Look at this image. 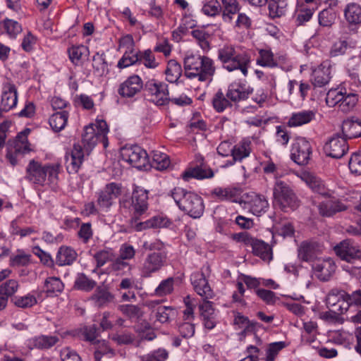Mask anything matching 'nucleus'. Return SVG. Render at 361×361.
<instances>
[{"label":"nucleus","mask_w":361,"mask_h":361,"mask_svg":"<svg viewBox=\"0 0 361 361\" xmlns=\"http://www.w3.org/2000/svg\"><path fill=\"white\" fill-rule=\"evenodd\" d=\"M214 176V172L210 168L202 164L190 167L185 170L181 175L182 178L188 181L191 178L204 179L210 178Z\"/></svg>","instance_id":"b1692460"},{"label":"nucleus","mask_w":361,"mask_h":361,"mask_svg":"<svg viewBox=\"0 0 361 361\" xmlns=\"http://www.w3.org/2000/svg\"><path fill=\"white\" fill-rule=\"evenodd\" d=\"M13 150L15 151V153L18 154H24L30 151L25 135L21 133L18 135L14 142Z\"/></svg>","instance_id":"774afa93"},{"label":"nucleus","mask_w":361,"mask_h":361,"mask_svg":"<svg viewBox=\"0 0 361 361\" xmlns=\"http://www.w3.org/2000/svg\"><path fill=\"white\" fill-rule=\"evenodd\" d=\"M315 117V114L311 110L295 112L290 116L287 125L288 127L295 128L310 123Z\"/></svg>","instance_id":"bb28decb"},{"label":"nucleus","mask_w":361,"mask_h":361,"mask_svg":"<svg viewBox=\"0 0 361 361\" xmlns=\"http://www.w3.org/2000/svg\"><path fill=\"white\" fill-rule=\"evenodd\" d=\"M217 58L228 71L240 70L243 75H247L250 59L245 51H238L231 44H225L218 49Z\"/></svg>","instance_id":"39448f33"},{"label":"nucleus","mask_w":361,"mask_h":361,"mask_svg":"<svg viewBox=\"0 0 361 361\" xmlns=\"http://www.w3.org/2000/svg\"><path fill=\"white\" fill-rule=\"evenodd\" d=\"M312 146L305 137L294 140L290 149L291 159L298 165H305L310 159Z\"/></svg>","instance_id":"ddd939ff"},{"label":"nucleus","mask_w":361,"mask_h":361,"mask_svg":"<svg viewBox=\"0 0 361 361\" xmlns=\"http://www.w3.org/2000/svg\"><path fill=\"white\" fill-rule=\"evenodd\" d=\"M190 35L203 51L207 52L210 49L211 35L204 28H195L191 31Z\"/></svg>","instance_id":"72a5a7b5"},{"label":"nucleus","mask_w":361,"mask_h":361,"mask_svg":"<svg viewBox=\"0 0 361 361\" xmlns=\"http://www.w3.org/2000/svg\"><path fill=\"white\" fill-rule=\"evenodd\" d=\"M37 303L36 298L30 294L25 296L16 297L14 298V304L16 306L21 308H27L32 307Z\"/></svg>","instance_id":"338daca9"},{"label":"nucleus","mask_w":361,"mask_h":361,"mask_svg":"<svg viewBox=\"0 0 361 361\" xmlns=\"http://www.w3.org/2000/svg\"><path fill=\"white\" fill-rule=\"evenodd\" d=\"M343 93H345V91L338 88L330 90L326 97L327 105L329 106H339L341 100L344 98Z\"/></svg>","instance_id":"4d7b16f0"},{"label":"nucleus","mask_w":361,"mask_h":361,"mask_svg":"<svg viewBox=\"0 0 361 361\" xmlns=\"http://www.w3.org/2000/svg\"><path fill=\"white\" fill-rule=\"evenodd\" d=\"M31 255L23 251L18 250L17 255H12L10 258L11 267H24L30 262Z\"/></svg>","instance_id":"bf43d9fd"},{"label":"nucleus","mask_w":361,"mask_h":361,"mask_svg":"<svg viewBox=\"0 0 361 361\" xmlns=\"http://www.w3.org/2000/svg\"><path fill=\"white\" fill-rule=\"evenodd\" d=\"M0 29L3 30L11 38H16L21 32V25L16 20L5 19L0 23Z\"/></svg>","instance_id":"de8ad7c7"},{"label":"nucleus","mask_w":361,"mask_h":361,"mask_svg":"<svg viewBox=\"0 0 361 361\" xmlns=\"http://www.w3.org/2000/svg\"><path fill=\"white\" fill-rule=\"evenodd\" d=\"M59 341L57 336L41 335L29 341L31 348L49 349L55 345Z\"/></svg>","instance_id":"c85d7f7f"},{"label":"nucleus","mask_w":361,"mask_h":361,"mask_svg":"<svg viewBox=\"0 0 361 361\" xmlns=\"http://www.w3.org/2000/svg\"><path fill=\"white\" fill-rule=\"evenodd\" d=\"M251 92L252 90H250L249 88H246L240 83L234 82L229 85L226 94L231 103H236L246 99Z\"/></svg>","instance_id":"a878e982"},{"label":"nucleus","mask_w":361,"mask_h":361,"mask_svg":"<svg viewBox=\"0 0 361 361\" xmlns=\"http://www.w3.org/2000/svg\"><path fill=\"white\" fill-rule=\"evenodd\" d=\"M348 47L349 43L347 40L339 39L333 44L330 50V56L336 57L343 55L345 54Z\"/></svg>","instance_id":"680f3d73"},{"label":"nucleus","mask_w":361,"mask_h":361,"mask_svg":"<svg viewBox=\"0 0 361 361\" xmlns=\"http://www.w3.org/2000/svg\"><path fill=\"white\" fill-rule=\"evenodd\" d=\"M68 52L71 62L78 66L80 63L82 57L89 54V49L84 45L73 46L68 49Z\"/></svg>","instance_id":"37998d69"},{"label":"nucleus","mask_w":361,"mask_h":361,"mask_svg":"<svg viewBox=\"0 0 361 361\" xmlns=\"http://www.w3.org/2000/svg\"><path fill=\"white\" fill-rule=\"evenodd\" d=\"M148 192L139 186H135L131 198H122L119 201L120 207L127 209L131 215L130 227L136 231L147 228L168 227L171 224L169 219L161 216H154L145 221L139 219L146 214L148 209Z\"/></svg>","instance_id":"f257e3e1"},{"label":"nucleus","mask_w":361,"mask_h":361,"mask_svg":"<svg viewBox=\"0 0 361 361\" xmlns=\"http://www.w3.org/2000/svg\"><path fill=\"white\" fill-rule=\"evenodd\" d=\"M336 18V13L331 8L324 9L319 14V23L322 26H331Z\"/></svg>","instance_id":"e2e57ef3"},{"label":"nucleus","mask_w":361,"mask_h":361,"mask_svg":"<svg viewBox=\"0 0 361 361\" xmlns=\"http://www.w3.org/2000/svg\"><path fill=\"white\" fill-rule=\"evenodd\" d=\"M122 192V186L119 183L106 184L98 193L97 204L103 212H108L114 204V201Z\"/></svg>","instance_id":"9d476101"},{"label":"nucleus","mask_w":361,"mask_h":361,"mask_svg":"<svg viewBox=\"0 0 361 361\" xmlns=\"http://www.w3.org/2000/svg\"><path fill=\"white\" fill-rule=\"evenodd\" d=\"M344 16L350 25L361 24V6L356 3L348 4L344 9Z\"/></svg>","instance_id":"473e14b6"},{"label":"nucleus","mask_w":361,"mask_h":361,"mask_svg":"<svg viewBox=\"0 0 361 361\" xmlns=\"http://www.w3.org/2000/svg\"><path fill=\"white\" fill-rule=\"evenodd\" d=\"M92 61L93 68L99 75H103L107 72L108 66L105 60V55L103 53H97L95 55H94Z\"/></svg>","instance_id":"13d9d810"},{"label":"nucleus","mask_w":361,"mask_h":361,"mask_svg":"<svg viewBox=\"0 0 361 361\" xmlns=\"http://www.w3.org/2000/svg\"><path fill=\"white\" fill-rule=\"evenodd\" d=\"M169 351L165 348H158L140 357L141 361H166L169 358Z\"/></svg>","instance_id":"864d4df0"},{"label":"nucleus","mask_w":361,"mask_h":361,"mask_svg":"<svg viewBox=\"0 0 361 361\" xmlns=\"http://www.w3.org/2000/svg\"><path fill=\"white\" fill-rule=\"evenodd\" d=\"M242 190L238 187L216 188L212 194L221 201L228 200L240 202L242 200Z\"/></svg>","instance_id":"4be33fe9"},{"label":"nucleus","mask_w":361,"mask_h":361,"mask_svg":"<svg viewBox=\"0 0 361 361\" xmlns=\"http://www.w3.org/2000/svg\"><path fill=\"white\" fill-rule=\"evenodd\" d=\"M106 123L104 120H96L84 128L80 143L74 144L70 154L66 156V169L68 173H76L85 158L88 157L99 141H104L108 133Z\"/></svg>","instance_id":"f03ea898"},{"label":"nucleus","mask_w":361,"mask_h":361,"mask_svg":"<svg viewBox=\"0 0 361 361\" xmlns=\"http://www.w3.org/2000/svg\"><path fill=\"white\" fill-rule=\"evenodd\" d=\"M337 256L342 260L353 263L361 259V249L357 243L350 240L341 241L334 247Z\"/></svg>","instance_id":"4468645a"},{"label":"nucleus","mask_w":361,"mask_h":361,"mask_svg":"<svg viewBox=\"0 0 361 361\" xmlns=\"http://www.w3.org/2000/svg\"><path fill=\"white\" fill-rule=\"evenodd\" d=\"M169 195L173 199L178 208L190 216L200 218L204 212L202 198L194 192L176 187L170 191Z\"/></svg>","instance_id":"20e7f679"},{"label":"nucleus","mask_w":361,"mask_h":361,"mask_svg":"<svg viewBox=\"0 0 361 361\" xmlns=\"http://www.w3.org/2000/svg\"><path fill=\"white\" fill-rule=\"evenodd\" d=\"M94 258L97 262V266L100 267L107 262L112 261L114 259V255L111 250H103L97 252L94 255Z\"/></svg>","instance_id":"0e129e2a"},{"label":"nucleus","mask_w":361,"mask_h":361,"mask_svg":"<svg viewBox=\"0 0 361 361\" xmlns=\"http://www.w3.org/2000/svg\"><path fill=\"white\" fill-rule=\"evenodd\" d=\"M68 118V111H61L53 114L49 118V123L55 132H59L66 127Z\"/></svg>","instance_id":"4c0bfd02"},{"label":"nucleus","mask_w":361,"mask_h":361,"mask_svg":"<svg viewBox=\"0 0 361 361\" xmlns=\"http://www.w3.org/2000/svg\"><path fill=\"white\" fill-rule=\"evenodd\" d=\"M212 106L216 111L221 113L227 108L232 106V103L224 94L221 90H219L214 95L212 100Z\"/></svg>","instance_id":"a19ab883"},{"label":"nucleus","mask_w":361,"mask_h":361,"mask_svg":"<svg viewBox=\"0 0 361 361\" xmlns=\"http://www.w3.org/2000/svg\"><path fill=\"white\" fill-rule=\"evenodd\" d=\"M268 6L271 17H280L286 13L287 2L286 0H270Z\"/></svg>","instance_id":"8fccbe9b"},{"label":"nucleus","mask_w":361,"mask_h":361,"mask_svg":"<svg viewBox=\"0 0 361 361\" xmlns=\"http://www.w3.org/2000/svg\"><path fill=\"white\" fill-rule=\"evenodd\" d=\"M139 61L142 62L148 68H155L158 66L155 56L150 49L140 51L138 53Z\"/></svg>","instance_id":"5fc2aeb1"},{"label":"nucleus","mask_w":361,"mask_h":361,"mask_svg":"<svg viewBox=\"0 0 361 361\" xmlns=\"http://www.w3.org/2000/svg\"><path fill=\"white\" fill-rule=\"evenodd\" d=\"M344 98L341 100L338 108L339 109L345 113L350 111L355 106L358 97L357 95L355 93L349 92L348 93L345 90V93H343Z\"/></svg>","instance_id":"09e8293b"},{"label":"nucleus","mask_w":361,"mask_h":361,"mask_svg":"<svg viewBox=\"0 0 361 361\" xmlns=\"http://www.w3.org/2000/svg\"><path fill=\"white\" fill-rule=\"evenodd\" d=\"M317 247L316 243L302 242L298 248V257L304 262L312 261L317 255Z\"/></svg>","instance_id":"7c9ffc66"},{"label":"nucleus","mask_w":361,"mask_h":361,"mask_svg":"<svg viewBox=\"0 0 361 361\" xmlns=\"http://www.w3.org/2000/svg\"><path fill=\"white\" fill-rule=\"evenodd\" d=\"M142 88V81L141 78L137 75H133L120 85L118 92L123 97H133L140 92Z\"/></svg>","instance_id":"aec40b11"},{"label":"nucleus","mask_w":361,"mask_h":361,"mask_svg":"<svg viewBox=\"0 0 361 361\" xmlns=\"http://www.w3.org/2000/svg\"><path fill=\"white\" fill-rule=\"evenodd\" d=\"M182 68L180 64L176 60L171 59L168 61L165 70L166 80L171 82H178V79L182 75Z\"/></svg>","instance_id":"c9c22d12"},{"label":"nucleus","mask_w":361,"mask_h":361,"mask_svg":"<svg viewBox=\"0 0 361 361\" xmlns=\"http://www.w3.org/2000/svg\"><path fill=\"white\" fill-rule=\"evenodd\" d=\"M122 159L137 169L145 168L149 159L145 150L138 145L125 146L121 149Z\"/></svg>","instance_id":"1a4fd4ad"},{"label":"nucleus","mask_w":361,"mask_h":361,"mask_svg":"<svg viewBox=\"0 0 361 361\" xmlns=\"http://www.w3.org/2000/svg\"><path fill=\"white\" fill-rule=\"evenodd\" d=\"M191 283L195 292L205 299L212 298L214 293L211 289L208 281L202 272H195L191 275Z\"/></svg>","instance_id":"6ab92c4d"},{"label":"nucleus","mask_w":361,"mask_h":361,"mask_svg":"<svg viewBox=\"0 0 361 361\" xmlns=\"http://www.w3.org/2000/svg\"><path fill=\"white\" fill-rule=\"evenodd\" d=\"M252 249L253 254L259 257L264 261L272 259V249L268 243L263 240L257 239Z\"/></svg>","instance_id":"e433bc0d"},{"label":"nucleus","mask_w":361,"mask_h":361,"mask_svg":"<svg viewBox=\"0 0 361 361\" xmlns=\"http://www.w3.org/2000/svg\"><path fill=\"white\" fill-rule=\"evenodd\" d=\"M173 279L168 278L162 281L155 289V293L159 296L170 294L173 290Z\"/></svg>","instance_id":"69168bd1"},{"label":"nucleus","mask_w":361,"mask_h":361,"mask_svg":"<svg viewBox=\"0 0 361 361\" xmlns=\"http://www.w3.org/2000/svg\"><path fill=\"white\" fill-rule=\"evenodd\" d=\"M164 245L159 241L151 243L148 247L152 252L147 254L141 267V274L144 277H150L164 267L167 254L163 250Z\"/></svg>","instance_id":"0eeeda50"},{"label":"nucleus","mask_w":361,"mask_h":361,"mask_svg":"<svg viewBox=\"0 0 361 361\" xmlns=\"http://www.w3.org/2000/svg\"><path fill=\"white\" fill-rule=\"evenodd\" d=\"M257 63L262 66L276 67L279 63L277 59L274 57V54L269 49H260L259 56L257 59Z\"/></svg>","instance_id":"c03bdc74"},{"label":"nucleus","mask_w":361,"mask_h":361,"mask_svg":"<svg viewBox=\"0 0 361 361\" xmlns=\"http://www.w3.org/2000/svg\"><path fill=\"white\" fill-rule=\"evenodd\" d=\"M151 166L159 171L166 169L170 165L169 157L167 154L154 151L152 155V159L150 162Z\"/></svg>","instance_id":"a18cd8bd"},{"label":"nucleus","mask_w":361,"mask_h":361,"mask_svg":"<svg viewBox=\"0 0 361 361\" xmlns=\"http://www.w3.org/2000/svg\"><path fill=\"white\" fill-rule=\"evenodd\" d=\"M342 304L339 305L341 312H345L350 306L361 307V290H356L352 293H344L342 295Z\"/></svg>","instance_id":"2f4dec72"},{"label":"nucleus","mask_w":361,"mask_h":361,"mask_svg":"<svg viewBox=\"0 0 361 361\" xmlns=\"http://www.w3.org/2000/svg\"><path fill=\"white\" fill-rule=\"evenodd\" d=\"M222 18L226 23H231L233 16L237 13L239 10V4L236 0H224L222 4Z\"/></svg>","instance_id":"ea45409f"},{"label":"nucleus","mask_w":361,"mask_h":361,"mask_svg":"<svg viewBox=\"0 0 361 361\" xmlns=\"http://www.w3.org/2000/svg\"><path fill=\"white\" fill-rule=\"evenodd\" d=\"M335 270V263L331 259H319L312 265L313 274L322 281H329Z\"/></svg>","instance_id":"dca6fc26"},{"label":"nucleus","mask_w":361,"mask_h":361,"mask_svg":"<svg viewBox=\"0 0 361 361\" xmlns=\"http://www.w3.org/2000/svg\"><path fill=\"white\" fill-rule=\"evenodd\" d=\"M331 61L326 60L313 71L312 84L314 87H321L329 83L331 79Z\"/></svg>","instance_id":"412c9836"},{"label":"nucleus","mask_w":361,"mask_h":361,"mask_svg":"<svg viewBox=\"0 0 361 361\" xmlns=\"http://www.w3.org/2000/svg\"><path fill=\"white\" fill-rule=\"evenodd\" d=\"M76 258L77 253L73 248L62 246L57 252L56 262L59 266L71 265Z\"/></svg>","instance_id":"c756f323"},{"label":"nucleus","mask_w":361,"mask_h":361,"mask_svg":"<svg viewBox=\"0 0 361 361\" xmlns=\"http://www.w3.org/2000/svg\"><path fill=\"white\" fill-rule=\"evenodd\" d=\"M342 133L345 140L361 136V121L359 119L345 120L342 124Z\"/></svg>","instance_id":"cd10ccee"},{"label":"nucleus","mask_w":361,"mask_h":361,"mask_svg":"<svg viewBox=\"0 0 361 361\" xmlns=\"http://www.w3.org/2000/svg\"><path fill=\"white\" fill-rule=\"evenodd\" d=\"M285 347L286 343L283 341L269 343L266 350L265 361H274L279 353Z\"/></svg>","instance_id":"6e6d98bb"},{"label":"nucleus","mask_w":361,"mask_h":361,"mask_svg":"<svg viewBox=\"0 0 361 361\" xmlns=\"http://www.w3.org/2000/svg\"><path fill=\"white\" fill-rule=\"evenodd\" d=\"M222 6L218 0H209L204 4L202 12L207 16L215 17L221 13Z\"/></svg>","instance_id":"3c124183"},{"label":"nucleus","mask_w":361,"mask_h":361,"mask_svg":"<svg viewBox=\"0 0 361 361\" xmlns=\"http://www.w3.org/2000/svg\"><path fill=\"white\" fill-rule=\"evenodd\" d=\"M324 150L326 155L340 159L348 152V145L344 137L336 135L325 143Z\"/></svg>","instance_id":"2eb2a0df"},{"label":"nucleus","mask_w":361,"mask_h":361,"mask_svg":"<svg viewBox=\"0 0 361 361\" xmlns=\"http://www.w3.org/2000/svg\"><path fill=\"white\" fill-rule=\"evenodd\" d=\"M44 291L50 296L61 293L64 288L63 283L59 278L49 277L44 281Z\"/></svg>","instance_id":"79ce46f5"},{"label":"nucleus","mask_w":361,"mask_h":361,"mask_svg":"<svg viewBox=\"0 0 361 361\" xmlns=\"http://www.w3.org/2000/svg\"><path fill=\"white\" fill-rule=\"evenodd\" d=\"M114 296L109 292V290L102 287H97L94 293L90 298L94 305L102 307L106 305L109 302L112 301Z\"/></svg>","instance_id":"f704fd0d"},{"label":"nucleus","mask_w":361,"mask_h":361,"mask_svg":"<svg viewBox=\"0 0 361 361\" xmlns=\"http://www.w3.org/2000/svg\"><path fill=\"white\" fill-rule=\"evenodd\" d=\"M17 90L14 85L6 83L4 86L1 106L4 111H8L16 106Z\"/></svg>","instance_id":"5701e85b"},{"label":"nucleus","mask_w":361,"mask_h":361,"mask_svg":"<svg viewBox=\"0 0 361 361\" xmlns=\"http://www.w3.org/2000/svg\"><path fill=\"white\" fill-rule=\"evenodd\" d=\"M59 164L42 166L31 160L26 169V179L37 185H54L58 180Z\"/></svg>","instance_id":"423d86ee"},{"label":"nucleus","mask_w":361,"mask_h":361,"mask_svg":"<svg viewBox=\"0 0 361 361\" xmlns=\"http://www.w3.org/2000/svg\"><path fill=\"white\" fill-rule=\"evenodd\" d=\"M240 204L249 209L255 216H261L266 213L269 207L267 199L263 195L255 192L245 193L242 196Z\"/></svg>","instance_id":"f8f14e48"},{"label":"nucleus","mask_w":361,"mask_h":361,"mask_svg":"<svg viewBox=\"0 0 361 361\" xmlns=\"http://www.w3.org/2000/svg\"><path fill=\"white\" fill-rule=\"evenodd\" d=\"M145 90L149 97V100L157 106H164L170 102L168 85L164 82L149 80L145 85Z\"/></svg>","instance_id":"9b49d317"},{"label":"nucleus","mask_w":361,"mask_h":361,"mask_svg":"<svg viewBox=\"0 0 361 361\" xmlns=\"http://www.w3.org/2000/svg\"><path fill=\"white\" fill-rule=\"evenodd\" d=\"M97 285L96 281L88 278L85 274H78L74 282V288L78 290L89 292Z\"/></svg>","instance_id":"49530a36"},{"label":"nucleus","mask_w":361,"mask_h":361,"mask_svg":"<svg viewBox=\"0 0 361 361\" xmlns=\"http://www.w3.org/2000/svg\"><path fill=\"white\" fill-rule=\"evenodd\" d=\"M299 176L314 192L318 193L324 197L331 196V190L326 187L321 178L308 172H302Z\"/></svg>","instance_id":"a211bd4d"},{"label":"nucleus","mask_w":361,"mask_h":361,"mask_svg":"<svg viewBox=\"0 0 361 361\" xmlns=\"http://www.w3.org/2000/svg\"><path fill=\"white\" fill-rule=\"evenodd\" d=\"M273 195L274 202L282 209L288 208L295 209L298 206V198L293 188L283 180H276L273 188Z\"/></svg>","instance_id":"6e6552de"},{"label":"nucleus","mask_w":361,"mask_h":361,"mask_svg":"<svg viewBox=\"0 0 361 361\" xmlns=\"http://www.w3.org/2000/svg\"><path fill=\"white\" fill-rule=\"evenodd\" d=\"M185 75L200 82H211L216 71L214 61L207 56L191 54L184 59Z\"/></svg>","instance_id":"7ed1b4c3"},{"label":"nucleus","mask_w":361,"mask_h":361,"mask_svg":"<svg viewBox=\"0 0 361 361\" xmlns=\"http://www.w3.org/2000/svg\"><path fill=\"white\" fill-rule=\"evenodd\" d=\"M250 145V141L244 140L231 148L233 160L240 161L244 158L247 157L251 152Z\"/></svg>","instance_id":"58836bf2"},{"label":"nucleus","mask_w":361,"mask_h":361,"mask_svg":"<svg viewBox=\"0 0 361 361\" xmlns=\"http://www.w3.org/2000/svg\"><path fill=\"white\" fill-rule=\"evenodd\" d=\"M19 283L15 279H8L0 285V291L6 296L11 297L18 290Z\"/></svg>","instance_id":"052dcab7"},{"label":"nucleus","mask_w":361,"mask_h":361,"mask_svg":"<svg viewBox=\"0 0 361 361\" xmlns=\"http://www.w3.org/2000/svg\"><path fill=\"white\" fill-rule=\"evenodd\" d=\"M159 300H149L146 302V305L154 312L157 321L163 324L176 317L177 311L176 309L159 305Z\"/></svg>","instance_id":"f3484780"},{"label":"nucleus","mask_w":361,"mask_h":361,"mask_svg":"<svg viewBox=\"0 0 361 361\" xmlns=\"http://www.w3.org/2000/svg\"><path fill=\"white\" fill-rule=\"evenodd\" d=\"M347 207L340 200H328L318 205L319 214L323 216H331L337 212L345 211Z\"/></svg>","instance_id":"393cba45"},{"label":"nucleus","mask_w":361,"mask_h":361,"mask_svg":"<svg viewBox=\"0 0 361 361\" xmlns=\"http://www.w3.org/2000/svg\"><path fill=\"white\" fill-rule=\"evenodd\" d=\"M139 51H125L122 58L118 62V67L124 68L139 61Z\"/></svg>","instance_id":"603ef678"}]
</instances>
